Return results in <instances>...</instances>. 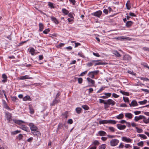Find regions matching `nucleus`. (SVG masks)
Instances as JSON below:
<instances>
[{
    "label": "nucleus",
    "mask_w": 149,
    "mask_h": 149,
    "mask_svg": "<svg viewBox=\"0 0 149 149\" xmlns=\"http://www.w3.org/2000/svg\"><path fill=\"white\" fill-rule=\"evenodd\" d=\"M119 142V141L117 139H113L110 142V145L112 146H117Z\"/></svg>",
    "instance_id": "obj_1"
},
{
    "label": "nucleus",
    "mask_w": 149,
    "mask_h": 149,
    "mask_svg": "<svg viewBox=\"0 0 149 149\" xmlns=\"http://www.w3.org/2000/svg\"><path fill=\"white\" fill-rule=\"evenodd\" d=\"M116 103V102L113 100L109 99L106 100V102L105 103V104H108L109 106L111 105L112 106L115 105Z\"/></svg>",
    "instance_id": "obj_2"
},
{
    "label": "nucleus",
    "mask_w": 149,
    "mask_h": 149,
    "mask_svg": "<svg viewBox=\"0 0 149 149\" xmlns=\"http://www.w3.org/2000/svg\"><path fill=\"white\" fill-rule=\"evenodd\" d=\"M31 132L33 131L37 130L38 128L33 123H30L29 124Z\"/></svg>",
    "instance_id": "obj_3"
},
{
    "label": "nucleus",
    "mask_w": 149,
    "mask_h": 149,
    "mask_svg": "<svg viewBox=\"0 0 149 149\" xmlns=\"http://www.w3.org/2000/svg\"><path fill=\"white\" fill-rule=\"evenodd\" d=\"M102 12L101 10H98L94 13H93L92 15L98 17H100L102 15Z\"/></svg>",
    "instance_id": "obj_4"
},
{
    "label": "nucleus",
    "mask_w": 149,
    "mask_h": 149,
    "mask_svg": "<svg viewBox=\"0 0 149 149\" xmlns=\"http://www.w3.org/2000/svg\"><path fill=\"white\" fill-rule=\"evenodd\" d=\"M121 139L122 141L126 142H131L132 140L130 139L129 138H127L125 136H124L122 137Z\"/></svg>",
    "instance_id": "obj_5"
},
{
    "label": "nucleus",
    "mask_w": 149,
    "mask_h": 149,
    "mask_svg": "<svg viewBox=\"0 0 149 149\" xmlns=\"http://www.w3.org/2000/svg\"><path fill=\"white\" fill-rule=\"evenodd\" d=\"M20 128L27 132H28L29 129L28 127L24 125H22L20 127Z\"/></svg>",
    "instance_id": "obj_6"
},
{
    "label": "nucleus",
    "mask_w": 149,
    "mask_h": 149,
    "mask_svg": "<svg viewBox=\"0 0 149 149\" xmlns=\"http://www.w3.org/2000/svg\"><path fill=\"white\" fill-rule=\"evenodd\" d=\"M117 126L118 129L120 130H123L125 129L126 127L125 125H122L121 124H117Z\"/></svg>",
    "instance_id": "obj_7"
},
{
    "label": "nucleus",
    "mask_w": 149,
    "mask_h": 149,
    "mask_svg": "<svg viewBox=\"0 0 149 149\" xmlns=\"http://www.w3.org/2000/svg\"><path fill=\"white\" fill-rule=\"evenodd\" d=\"M31 132L35 136H39L40 135V132L38 131L37 130L33 131L32 132Z\"/></svg>",
    "instance_id": "obj_8"
},
{
    "label": "nucleus",
    "mask_w": 149,
    "mask_h": 149,
    "mask_svg": "<svg viewBox=\"0 0 149 149\" xmlns=\"http://www.w3.org/2000/svg\"><path fill=\"white\" fill-rule=\"evenodd\" d=\"M6 118H7V120L8 121H10L11 120V114L9 113H6Z\"/></svg>",
    "instance_id": "obj_9"
},
{
    "label": "nucleus",
    "mask_w": 149,
    "mask_h": 149,
    "mask_svg": "<svg viewBox=\"0 0 149 149\" xmlns=\"http://www.w3.org/2000/svg\"><path fill=\"white\" fill-rule=\"evenodd\" d=\"M125 117L128 119H131L133 116V115L131 113H126L125 114Z\"/></svg>",
    "instance_id": "obj_10"
},
{
    "label": "nucleus",
    "mask_w": 149,
    "mask_h": 149,
    "mask_svg": "<svg viewBox=\"0 0 149 149\" xmlns=\"http://www.w3.org/2000/svg\"><path fill=\"white\" fill-rule=\"evenodd\" d=\"M143 118H144V116L143 115H140L139 116H136L134 118V120L137 122L140 120L143 119Z\"/></svg>",
    "instance_id": "obj_11"
},
{
    "label": "nucleus",
    "mask_w": 149,
    "mask_h": 149,
    "mask_svg": "<svg viewBox=\"0 0 149 149\" xmlns=\"http://www.w3.org/2000/svg\"><path fill=\"white\" fill-rule=\"evenodd\" d=\"M138 105L136 101L135 100H133L132 101L130 104H129L130 107H134L137 106Z\"/></svg>",
    "instance_id": "obj_12"
},
{
    "label": "nucleus",
    "mask_w": 149,
    "mask_h": 149,
    "mask_svg": "<svg viewBox=\"0 0 149 149\" xmlns=\"http://www.w3.org/2000/svg\"><path fill=\"white\" fill-rule=\"evenodd\" d=\"M93 62H98V61H100L99 62H98L95 64V66H96L99 65H105V63H103L102 62H101L100 60H93L92 61Z\"/></svg>",
    "instance_id": "obj_13"
},
{
    "label": "nucleus",
    "mask_w": 149,
    "mask_h": 149,
    "mask_svg": "<svg viewBox=\"0 0 149 149\" xmlns=\"http://www.w3.org/2000/svg\"><path fill=\"white\" fill-rule=\"evenodd\" d=\"M2 77L3 79L2 80V82H5L7 81V77L5 74H2Z\"/></svg>",
    "instance_id": "obj_14"
},
{
    "label": "nucleus",
    "mask_w": 149,
    "mask_h": 149,
    "mask_svg": "<svg viewBox=\"0 0 149 149\" xmlns=\"http://www.w3.org/2000/svg\"><path fill=\"white\" fill-rule=\"evenodd\" d=\"M51 18L52 20L56 24H57L59 23L58 21L55 17L52 16L51 17Z\"/></svg>",
    "instance_id": "obj_15"
},
{
    "label": "nucleus",
    "mask_w": 149,
    "mask_h": 149,
    "mask_svg": "<svg viewBox=\"0 0 149 149\" xmlns=\"http://www.w3.org/2000/svg\"><path fill=\"white\" fill-rule=\"evenodd\" d=\"M87 81L89 83H91L92 84L91 86H94L95 84V81L94 80L91 79L89 77L87 78Z\"/></svg>",
    "instance_id": "obj_16"
},
{
    "label": "nucleus",
    "mask_w": 149,
    "mask_h": 149,
    "mask_svg": "<svg viewBox=\"0 0 149 149\" xmlns=\"http://www.w3.org/2000/svg\"><path fill=\"white\" fill-rule=\"evenodd\" d=\"M131 57L128 55H125L123 57V59L125 60H130Z\"/></svg>",
    "instance_id": "obj_17"
},
{
    "label": "nucleus",
    "mask_w": 149,
    "mask_h": 149,
    "mask_svg": "<svg viewBox=\"0 0 149 149\" xmlns=\"http://www.w3.org/2000/svg\"><path fill=\"white\" fill-rule=\"evenodd\" d=\"M116 39L118 40H121V39H125L127 40H130L131 39L129 37H124V36H121L119 37L116 38Z\"/></svg>",
    "instance_id": "obj_18"
},
{
    "label": "nucleus",
    "mask_w": 149,
    "mask_h": 149,
    "mask_svg": "<svg viewBox=\"0 0 149 149\" xmlns=\"http://www.w3.org/2000/svg\"><path fill=\"white\" fill-rule=\"evenodd\" d=\"M98 133L100 136H104L107 135L106 132L103 131H99Z\"/></svg>",
    "instance_id": "obj_19"
},
{
    "label": "nucleus",
    "mask_w": 149,
    "mask_h": 149,
    "mask_svg": "<svg viewBox=\"0 0 149 149\" xmlns=\"http://www.w3.org/2000/svg\"><path fill=\"white\" fill-rule=\"evenodd\" d=\"M99 123L100 124L108 123V120H100L99 122Z\"/></svg>",
    "instance_id": "obj_20"
},
{
    "label": "nucleus",
    "mask_w": 149,
    "mask_h": 149,
    "mask_svg": "<svg viewBox=\"0 0 149 149\" xmlns=\"http://www.w3.org/2000/svg\"><path fill=\"white\" fill-rule=\"evenodd\" d=\"M133 22L131 21H128L126 23V26L127 27H130L132 24Z\"/></svg>",
    "instance_id": "obj_21"
},
{
    "label": "nucleus",
    "mask_w": 149,
    "mask_h": 149,
    "mask_svg": "<svg viewBox=\"0 0 149 149\" xmlns=\"http://www.w3.org/2000/svg\"><path fill=\"white\" fill-rule=\"evenodd\" d=\"M39 31H42L44 29V26L43 24L42 23H39Z\"/></svg>",
    "instance_id": "obj_22"
},
{
    "label": "nucleus",
    "mask_w": 149,
    "mask_h": 149,
    "mask_svg": "<svg viewBox=\"0 0 149 149\" xmlns=\"http://www.w3.org/2000/svg\"><path fill=\"white\" fill-rule=\"evenodd\" d=\"M124 117V115L123 113H121L119 115L116 116V118L118 119H122Z\"/></svg>",
    "instance_id": "obj_23"
},
{
    "label": "nucleus",
    "mask_w": 149,
    "mask_h": 149,
    "mask_svg": "<svg viewBox=\"0 0 149 149\" xmlns=\"http://www.w3.org/2000/svg\"><path fill=\"white\" fill-rule=\"evenodd\" d=\"M113 54L118 57H120L121 55L117 51H114L113 52Z\"/></svg>",
    "instance_id": "obj_24"
},
{
    "label": "nucleus",
    "mask_w": 149,
    "mask_h": 149,
    "mask_svg": "<svg viewBox=\"0 0 149 149\" xmlns=\"http://www.w3.org/2000/svg\"><path fill=\"white\" fill-rule=\"evenodd\" d=\"M23 100L24 101L31 100L30 97L29 95H27L24 97Z\"/></svg>",
    "instance_id": "obj_25"
},
{
    "label": "nucleus",
    "mask_w": 149,
    "mask_h": 149,
    "mask_svg": "<svg viewBox=\"0 0 149 149\" xmlns=\"http://www.w3.org/2000/svg\"><path fill=\"white\" fill-rule=\"evenodd\" d=\"M100 144V143L97 140H95L92 142V145H93L94 146H96Z\"/></svg>",
    "instance_id": "obj_26"
},
{
    "label": "nucleus",
    "mask_w": 149,
    "mask_h": 149,
    "mask_svg": "<svg viewBox=\"0 0 149 149\" xmlns=\"http://www.w3.org/2000/svg\"><path fill=\"white\" fill-rule=\"evenodd\" d=\"M107 145L105 144H102L99 147V149H105Z\"/></svg>",
    "instance_id": "obj_27"
},
{
    "label": "nucleus",
    "mask_w": 149,
    "mask_h": 149,
    "mask_svg": "<svg viewBox=\"0 0 149 149\" xmlns=\"http://www.w3.org/2000/svg\"><path fill=\"white\" fill-rule=\"evenodd\" d=\"M99 72V70H96V71H92L88 73V75H90L91 74H92V73L93 74H97Z\"/></svg>",
    "instance_id": "obj_28"
},
{
    "label": "nucleus",
    "mask_w": 149,
    "mask_h": 149,
    "mask_svg": "<svg viewBox=\"0 0 149 149\" xmlns=\"http://www.w3.org/2000/svg\"><path fill=\"white\" fill-rule=\"evenodd\" d=\"M75 110L77 113L79 114L81 113L82 109L80 107H77L76 109Z\"/></svg>",
    "instance_id": "obj_29"
},
{
    "label": "nucleus",
    "mask_w": 149,
    "mask_h": 149,
    "mask_svg": "<svg viewBox=\"0 0 149 149\" xmlns=\"http://www.w3.org/2000/svg\"><path fill=\"white\" fill-rule=\"evenodd\" d=\"M144 118H143V122L146 124H147L148 123H149V121L148 120V118L147 119L146 117L144 116Z\"/></svg>",
    "instance_id": "obj_30"
},
{
    "label": "nucleus",
    "mask_w": 149,
    "mask_h": 149,
    "mask_svg": "<svg viewBox=\"0 0 149 149\" xmlns=\"http://www.w3.org/2000/svg\"><path fill=\"white\" fill-rule=\"evenodd\" d=\"M117 122V121L114 120H108V123H110L112 124H115Z\"/></svg>",
    "instance_id": "obj_31"
},
{
    "label": "nucleus",
    "mask_w": 149,
    "mask_h": 149,
    "mask_svg": "<svg viewBox=\"0 0 149 149\" xmlns=\"http://www.w3.org/2000/svg\"><path fill=\"white\" fill-rule=\"evenodd\" d=\"M20 79H31V78H29L28 75H26L21 77Z\"/></svg>",
    "instance_id": "obj_32"
},
{
    "label": "nucleus",
    "mask_w": 149,
    "mask_h": 149,
    "mask_svg": "<svg viewBox=\"0 0 149 149\" xmlns=\"http://www.w3.org/2000/svg\"><path fill=\"white\" fill-rule=\"evenodd\" d=\"M62 11L63 13L66 15L68 14L69 13V11L65 8H63Z\"/></svg>",
    "instance_id": "obj_33"
},
{
    "label": "nucleus",
    "mask_w": 149,
    "mask_h": 149,
    "mask_svg": "<svg viewBox=\"0 0 149 149\" xmlns=\"http://www.w3.org/2000/svg\"><path fill=\"white\" fill-rule=\"evenodd\" d=\"M15 123L18 125H19L22 123H24V122L22 120H15Z\"/></svg>",
    "instance_id": "obj_34"
},
{
    "label": "nucleus",
    "mask_w": 149,
    "mask_h": 149,
    "mask_svg": "<svg viewBox=\"0 0 149 149\" xmlns=\"http://www.w3.org/2000/svg\"><path fill=\"white\" fill-rule=\"evenodd\" d=\"M138 136L143 138L144 139H147V136L144 134H138Z\"/></svg>",
    "instance_id": "obj_35"
},
{
    "label": "nucleus",
    "mask_w": 149,
    "mask_h": 149,
    "mask_svg": "<svg viewBox=\"0 0 149 149\" xmlns=\"http://www.w3.org/2000/svg\"><path fill=\"white\" fill-rule=\"evenodd\" d=\"M58 102V101L56 99L54 100L52 103L51 104V105L52 106H54V105L57 103Z\"/></svg>",
    "instance_id": "obj_36"
},
{
    "label": "nucleus",
    "mask_w": 149,
    "mask_h": 149,
    "mask_svg": "<svg viewBox=\"0 0 149 149\" xmlns=\"http://www.w3.org/2000/svg\"><path fill=\"white\" fill-rule=\"evenodd\" d=\"M29 109L30 110V113H31L33 114L34 113V110L33 108L30 106L29 107Z\"/></svg>",
    "instance_id": "obj_37"
},
{
    "label": "nucleus",
    "mask_w": 149,
    "mask_h": 149,
    "mask_svg": "<svg viewBox=\"0 0 149 149\" xmlns=\"http://www.w3.org/2000/svg\"><path fill=\"white\" fill-rule=\"evenodd\" d=\"M120 92L124 95H129V93L128 92L123 91H120Z\"/></svg>",
    "instance_id": "obj_38"
},
{
    "label": "nucleus",
    "mask_w": 149,
    "mask_h": 149,
    "mask_svg": "<svg viewBox=\"0 0 149 149\" xmlns=\"http://www.w3.org/2000/svg\"><path fill=\"white\" fill-rule=\"evenodd\" d=\"M82 107L83 108V109H84V110H88L89 109L88 107L86 105H82Z\"/></svg>",
    "instance_id": "obj_39"
},
{
    "label": "nucleus",
    "mask_w": 149,
    "mask_h": 149,
    "mask_svg": "<svg viewBox=\"0 0 149 149\" xmlns=\"http://www.w3.org/2000/svg\"><path fill=\"white\" fill-rule=\"evenodd\" d=\"M135 128L136 129V132L138 133H141L143 132V130L141 129H140L137 127H136Z\"/></svg>",
    "instance_id": "obj_40"
},
{
    "label": "nucleus",
    "mask_w": 149,
    "mask_h": 149,
    "mask_svg": "<svg viewBox=\"0 0 149 149\" xmlns=\"http://www.w3.org/2000/svg\"><path fill=\"white\" fill-rule=\"evenodd\" d=\"M123 100L125 102L128 103L129 102V98L127 97H123Z\"/></svg>",
    "instance_id": "obj_41"
},
{
    "label": "nucleus",
    "mask_w": 149,
    "mask_h": 149,
    "mask_svg": "<svg viewBox=\"0 0 149 149\" xmlns=\"http://www.w3.org/2000/svg\"><path fill=\"white\" fill-rule=\"evenodd\" d=\"M147 102V101L146 100H145L142 101H139L138 102L140 104H144L146 103Z\"/></svg>",
    "instance_id": "obj_42"
},
{
    "label": "nucleus",
    "mask_w": 149,
    "mask_h": 149,
    "mask_svg": "<svg viewBox=\"0 0 149 149\" xmlns=\"http://www.w3.org/2000/svg\"><path fill=\"white\" fill-rule=\"evenodd\" d=\"M30 52L32 55H33L35 53V50L33 48H31L30 49Z\"/></svg>",
    "instance_id": "obj_43"
},
{
    "label": "nucleus",
    "mask_w": 149,
    "mask_h": 149,
    "mask_svg": "<svg viewBox=\"0 0 149 149\" xmlns=\"http://www.w3.org/2000/svg\"><path fill=\"white\" fill-rule=\"evenodd\" d=\"M50 31V30L49 29H45V30H44L43 33L45 34H47L48 33H49Z\"/></svg>",
    "instance_id": "obj_44"
},
{
    "label": "nucleus",
    "mask_w": 149,
    "mask_h": 149,
    "mask_svg": "<svg viewBox=\"0 0 149 149\" xmlns=\"http://www.w3.org/2000/svg\"><path fill=\"white\" fill-rule=\"evenodd\" d=\"M20 132V131L16 130L13 131L12 132V134L13 135H15L19 133Z\"/></svg>",
    "instance_id": "obj_45"
},
{
    "label": "nucleus",
    "mask_w": 149,
    "mask_h": 149,
    "mask_svg": "<svg viewBox=\"0 0 149 149\" xmlns=\"http://www.w3.org/2000/svg\"><path fill=\"white\" fill-rule=\"evenodd\" d=\"M108 128L111 132H115V129L114 127H109Z\"/></svg>",
    "instance_id": "obj_46"
},
{
    "label": "nucleus",
    "mask_w": 149,
    "mask_h": 149,
    "mask_svg": "<svg viewBox=\"0 0 149 149\" xmlns=\"http://www.w3.org/2000/svg\"><path fill=\"white\" fill-rule=\"evenodd\" d=\"M127 72L129 73L130 74H132V75H134V76H135L136 75V73L133 72L132 71L128 70V71Z\"/></svg>",
    "instance_id": "obj_47"
},
{
    "label": "nucleus",
    "mask_w": 149,
    "mask_h": 149,
    "mask_svg": "<svg viewBox=\"0 0 149 149\" xmlns=\"http://www.w3.org/2000/svg\"><path fill=\"white\" fill-rule=\"evenodd\" d=\"M104 94L106 95V96L107 97V98L110 97L111 95V94L110 93H104Z\"/></svg>",
    "instance_id": "obj_48"
},
{
    "label": "nucleus",
    "mask_w": 149,
    "mask_h": 149,
    "mask_svg": "<svg viewBox=\"0 0 149 149\" xmlns=\"http://www.w3.org/2000/svg\"><path fill=\"white\" fill-rule=\"evenodd\" d=\"M143 141H141L137 143V145L139 146H142L143 145Z\"/></svg>",
    "instance_id": "obj_49"
},
{
    "label": "nucleus",
    "mask_w": 149,
    "mask_h": 149,
    "mask_svg": "<svg viewBox=\"0 0 149 149\" xmlns=\"http://www.w3.org/2000/svg\"><path fill=\"white\" fill-rule=\"evenodd\" d=\"M112 96L115 98H117L119 96L115 93H113L112 94Z\"/></svg>",
    "instance_id": "obj_50"
},
{
    "label": "nucleus",
    "mask_w": 149,
    "mask_h": 149,
    "mask_svg": "<svg viewBox=\"0 0 149 149\" xmlns=\"http://www.w3.org/2000/svg\"><path fill=\"white\" fill-rule=\"evenodd\" d=\"M99 102L101 103H103L105 104V103L106 102V101H105L104 100L101 99H99Z\"/></svg>",
    "instance_id": "obj_51"
},
{
    "label": "nucleus",
    "mask_w": 149,
    "mask_h": 149,
    "mask_svg": "<svg viewBox=\"0 0 149 149\" xmlns=\"http://www.w3.org/2000/svg\"><path fill=\"white\" fill-rule=\"evenodd\" d=\"M78 83L79 84H81L82 83L83 79L81 78H78Z\"/></svg>",
    "instance_id": "obj_52"
},
{
    "label": "nucleus",
    "mask_w": 149,
    "mask_h": 149,
    "mask_svg": "<svg viewBox=\"0 0 149 149\" xmlns=\"http://www.w3.org/2000/svg\"><path fill=\"white\" fill-rule=\"evenodd\" d=\"M48 5L51 8H54V6H53V4L52 3H51V2H49V3H48Z\"/></svg>",
    "instance_id": "obj_53"
},
{
    "label": "nucleus",
    "mask_w": 149,
    "mask_h": 149,
    "mask_svg": "<svg viewBox=\"0 0 149 149\" xmlns=\"http://www.w3.org/2000/svg\"><path fill=\"white\" fill-rule=\"evenodd\" d=\"M78 55L83 58H84L85 57L84 56L83 54L81 52L79 53L78 54Z\"/></svg>",
    "instance_id": "obj_54"
},
{
    "label": "nucleus",
    "mask_w": 149,
    "mask_h": 149,
    "mask_svg": "<svg viewBox=\"0 0 149 149\" xmlns=\"http://www.w3.org/2000/svg\"><path fill=\"white\" fill-rule=\"evenodd\" d=\"M22 137H23L22 135L21 134H20L18 136V139L19 140H20L22 139Z\"/></svg>",
    "instance_id": "obj_55"
},
{
    "label": "nucleus",
    "mask_w": 149,
    "mask_h": 149,
    "mask_svg": "<svg viewBox=\"0 0 149 149\" xmlns=\"http://www.w3.org/2000/svg\"><path fill=\"white\" fill-rule=\"evenodd\" d=\"M104 88L102 87L100 88V89L97 91V93H100L101 91H102L104 89Z\"/></svg>",
    "instance_id": "obj_56"
},
{
    "label": "nucleus",
    "mask_w": 149,
    "mask_h": 149,
    "mask_svg": "<svg viewBox=\"0 0 149 149\" xmlns=\"http://www.w3.org/2000/svg\"><path fill=\"white\" fill-rule=\"evenodd\" d=\"M120 106L121 107H126L127 105L125 103H121L120 104Z\"/></svg>",
    "instance_id": "obj_57"
},
{
    "label": "nucleus",
    "mask_w": 149,
    "mask_h": 149,
    "mask_svg": "<svg viewBox=\"0 0 149 149\" xmlns=\"http://www.w3.org/2000/svg\"><path fill=\"white\" fill-rule=\"evenodd\" d=\"M124 145L123 144V143H121L119 146H118V148H123L124 147Z\"/></svg>",
    "instance_id": "obj_58"
},
{
    "label": "nucleus",
    "mask_w": 149,
    "mask_h": 149,
    "mask_svg": "<svg viewBox=\"0 0 149 149\" xmlns=\"http://www.w3.org/2000/svg\"><path fill=\"white\" fill-rule=\"evenodd\" d=\"M134 114L136 115H138L141 113V111H135L134 112Z\"/></svg>",
    "instance_id": "obj_59"
},
{
    "label": "nucleus",
    "mask_w": 149,
    "mask_h": 149,
    "mask_svg": "<svg viewBox=\"0 0 149 149\" xmlns=\"http://www.w3.org/2000/svg\"><path fill=\"white\" fill-rule=\"evenodd\" d=\"M68 123L70 124H72L73 123V121L72 119H69L68 120Z\"/></svg>",
    "instance_id": "obj_60"
},
{
    "label": "nucleus",
    "mask_w": 149,
    "mask_h": 149,
    "mask_svg": "<svg viewBox=\"0 0 149 149\" xmlns=\"http://www.w3.org/2000/svg\"><path fill=\"white\" fill-rule=\"evenodd\" d=\"M141 90L145 92H146L147 93H148L149 92V90L146 89H141Z\"/></svg>",
    "instance_id": "obj_61"
},
{
    "label": "nucleus",
    "mask_w": 149,
    "mask_h": 149,
    "mask_svg": "<svg viewBox=\"0 0 149 149\" xmlns=\"http://www.w3.org/2000/svg\"><path fill=\"white\" fill-rule=\"evenodd\" d=\"M93 54L95 56H96L99 57L100 56V55H99V54L98 53H95L94 52H93Z\"/></svg>",
    "instance_id": "obj_62"
},
{
    "label": "nucleus",
    "mask_w": 149,
    "mask_h": 149,
    "mask_svg": "<svg viewBox=\"0 0 149 149\" xmlns=\"http://www.w3.org/2000/svg\"><path fill=\"white\" fill-rule=\"evenodd\" d=\"M101 139L103 141H104L107 139V138L106 137H102Z\"/></svg>",
    "instance_id": "obj_63"
},
{
    "label": "nucleus",
    "mask_w": 149,
    "mask_h": 149,
    "mask_svg": "<svg viewBox=\"0 0 149 149\" xmlns=\"http://www.w3.org/2000/svg\"><path fill=\"white\" fill-rule=\"evenodd\" d=\"M103 12L104 13H105L106 14H107L108 13V10L106 9H104L103 10Z\"/></svg>",
    "instance_id": "obj_64"
}]
</instances>
